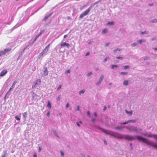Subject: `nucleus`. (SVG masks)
<instances>
[{
	"label": "nucleus",
	"mask_w": 157,
	"mask_h": 157,
	"mask_svg": "<svg viewBox=\"0 0 157 157\" xmlns=\"http://www.w3.org/2000/svg\"><path fill=\"white\" fill-rule=\"evenodd\" d=\"M114 136L117 139H124L128 140H133L137 139L139 141H142L148 145L152 146L154 148H157V144L155 145L153 142H151L146 138H144L140 136H133L129 135H125L117 134Z\"/></svg>",
	"instance_id": "obj_1"
},
{
	"label": "nucleus",
	"mask_w": 157,
	"mask_h": 157,
	"mask_svg": "<svg viewBox=\"0 0 157 157\" xmlns=\"http://www.w3.org/2000/svg\"><path fill=\"white\" fill-rule=\"evenodd\" d=\"M126 128L131 132H135L137 133H140L142 130L141 128L133 126H128L126 127Z\"/></svg>",
	"instance_id": "obj_2"
},
{
	"label": "nucleus",
	"mask_w": 157,
	"mask_h": 157,
	"mask_svg": "<svg viewBox=\"0 0 157 157\" xmlns=\"http://www.w3.org/2000/svg\"><path fill=\"white\" fill-rule=\"evenodd\" d=\"M97 2L94 3L93 5L90 6L89 8L85 11L84 12L81 13L79 16V17L80 18H83L84 16H86L89 12L91 9L93 7L96 3Z\"/></svg>",
	"instance_id": "obj_3"
},
{
	"label": "nucleus",
	"mask_w": 157,
	"mask_h": 157,
	"mask_svg": "<svg viewBox=\"0 0 157 157\" xmlns=\"http://www.w3.org/2000/svg\"><path fill=\"white\" fill-rule=\"evenodd\" d=\"M48 50H43V51L40 52L38 56V58H40L41 57L45 56L48 52Z\"/></svg>",
	"instance_id": "obj_4"
},
{
	"label": "nucleus",
	"mask_w": 157,
	"mask_h": 157,
	"mask_svg": "<svg viewBox=\"0 0 157 157\" xmlns=\"http://www.w3.org/2000/svg\"><path fill=\"white\" fill-rule=\"evenodd\" d=\"M104 78V75H101L99 79V81L96 83V85L97 86H98L99 85L101 82L102 81Z\"/></svg>",
	"instance_id": "obj_5"
},
{
	"label": "nucleus",
	"mask_w": 157,
	"mask_h": 157,
	"mask_svg": "<svg viewBox=\"0 0 157 157\" xmlns=\"http://www.w3.org/2000/svg\"><path fill=\"white\" fill-rule=\"evenodd\" d=\"M60 45L61 46H63L66 48H69L70 45L69 44L65 42H62L61 43Z\"/></svg>",
	"instance_id": "obj_6"
},
{
	"label": "nucleus",
	"mask_w": 157,
	"mask_h": 157,
	"mask_svg": "<svg viewBox=\"0 0 157 157\" xmlns=\"http://www.w3.org/2000/svg\"><path fill=\"white\" fill-rule=\"evenodd\" d=\"M7 71L6 70H2L0 73V76L1 77L5 76L6 74L7 73Z\"/></svg>",
	"instance_id": "obj_7"
},
{
	"label": "nucleus",
	"mask_w": 157,
	"mask_h": 157,
	"mask_svg": "<svg viewBox=\"0 0 157 157\" xmlns=\"http://www.w3.org/2000/svg\"><path fill=\"white\" fill-rule=\"evenodd\" d=\"M10 50H4V51H0V56L5 54L6 52L10 51Z\"/></svg>",
	"instance_id": "obj_8"
},
{
	"label": "nucleus",
	"mask_w": 157,
	"mask_h": 157,
	"mask_svg": "<svg viewBox=\"0 0 157 157\" xmlns=\"http://www.w3.org/2000/svg\"><path fill=\"white\" fill-rule=\"evenodd\" d=\"M17 80H15L14 81V82L13 84L10 87V89H9V90H8V93L10 92L11 90L15 87V84L16 83H17Z\"/></svg>",
	"instance_id": "obj_9"
},
{
	"label": "nucleus",
	"mask_w": 157,
	"mask_h": 157,
	"mask_svg": "<svg viewBox=\"0 0 157 157\" xmlns=\"http://www.w3.org/2000/svg\"><path fill=\"white\" fill-rule=\"evenodd\" d=\"M146 40L144 39H142L141 40H138L137 42L138 43V44H141L143 43H145L146 42Z\"/></svg>",
	"instance_id": "obj_10"
},
{
	"label": "nucleus",
	"mask_w": 157,
	"mask_h": 157,
	"mask_svg": "<svg viewBox=\"0 0 157 157\" xmlns=\"http://www.w3.org/2000/svg\"><path fill=\"white\" fill-rule=\"evenodd\" d=\"M125 112L128 115L131 116L132 114V110L130 111H128L127 110H125Z\"/></svg>",
	"instance_id": "obj_11"
},
{
	"label": "nucleus",
	"mask_w": 157,
	"mask_h": 157,
	"mask_svg": "<svg viewBox=\"0 0 157 157\" xmlns=\"http://www.w3.org/2000/svg\"><path fill=\"white\" fill-rule=\"evenodd\" d=\"M114 24V22L113 21H109L106 24L107 25L111 26Z\"/></svg>",
	"instance_id": "obj_12"
},
{
	"label": "nucleus",
	"mask_w": 157,
	"mask_h": 157,
	"mask_svg": "<svg viewBox=\"0 0 157 157\" xmlns=\"http://www.w3.org/2000/svg\"><path fill=\"white\" fill-rule=\"evenodd\" d=\"M108 29L107 28H105L102 30L101 32V34H105L106 33L108 32Z\"/></svg>",
	"instance_id": "obj_13"
},
{
	"label": "nucleus",
	"mask_w": 157,
	"mask_h": 157,
	"mask_svg": "<svg viewBox=\"0 0 157 157\" xmlns=\"http://www.w3.org/2000/svg\"><path fill=\"white\" fill-rule=\"evenodd\" d=\"M41 82V80L40 79H37L36 80L35 82L34 83L36 85L40 84Z\"/></svg>",
	"instance_id": "obj_14"
},
{
	"label": "nucleus",
	"mask_w": 157,
	"mask_h": 157,
	"mask_svg": "<svg viewBox=\"0 0 157 157\" xmlns=\"http://www.w3.org/2000/svg\"><path fill=\"white\" fill-rule=\"evenodd\" d=\"M138 44L137 42L131 44V46L132 47H133L137 46L138 45Z\"/></svg>",
	"instance_id": "obj_15"
},
{
	"label": "nucleus",
	"mask_w": 157,
	"mask_h": 157,
	"mask_svg": "<svg viewBox=\"0 0 157 157\" xmlns=\"http://www.w3.org/2000/svg\"><path fill=\"white\" fill-rule=\"evenodd\" d=\"M44 74L45 76H46L48 75V72L47 71V68H45L44 69Z\"/></svg>",
	"instance_id": "obj_16"
},
{
	"label": "nucleus",
	"mask_w": 157,
	"mask_h": 157,
	"mask_svg": "<svg viewBox=\"0 0 157 157\" xmlns=\"http://www.w3.org/2000/svg\"><path fill=\"white\" fill-rule=\"evenodd\" d=\"M128 84V82L127 80H124L123 82V85L124 86H127Z\"/></svg>",
	"instance_id": "obj_17"
},
{
	"label": "nucleus",
	"mask_w": 157,
	"mask_h": 157,
	"mask_svg": "<svg viewBox=\"0 0 157 157\" xmlns=\"http://www.w3.org/2000/svg\"><path fill=\"white\" fill-rule=\"evenodd\" d=\"M23 117L25 118H26L27 117V112H25L23 113H22Z\"/></svg>",
	"instance_id": "obj_18"
},
{
	"label": "nucleus",
	"mask_w": 157,
	"mask_h": 157,
	"mask_svg": "<svg viewBox=\"0 0 157 157\" xmlns=\"http://www.w3.org/2000/svg\"><path fill=\"white\" fill-rule=\"evenodd\" d=\"M85 92V90L84 89L82 90L79 91L78 94L79 95H81L82 94H83Z\"/></svg>",
	"instance_id": "obj_19"
},
{
	"label": "nucleus",
	"mask_w": 157,
	"mask_h": 157,
	"mask_svg": "<svg viewBox=\"0 0 157 157\" xmlns=\"http://www.w3.org/2000/svg\"><path fill=\"white\" fill-rule=\"evenodd\" d=\"M47 106L49 108V109H50L51 107V103L50 101H48V104Z\"/></svg>",
	"instance_id": "obj_20"
},
{
	"label": "nucleus",
	"mask_w": 157,
	"mask_h": 157,
	"mask_svg": "<svg viewBox=\"0 0 157 157\" xmlns=\"http://www.w3.org/2000/svg\"><path fill=\"white\" fill-rule=\"evenodd\" d=\"M140 33L142 35H144L147 34L148 33V32L146 31H144L143 32L141 31L140 32Z\"/></svg>",
	"instance_id": "obj_21"
},
{
	"label": "nucleus",
	"mask_w": 157,
	"mask_h": 157,
	"mask_svg": "<svg viewBox=\"0 0 157 157\" xmlns=\"http://www.w3.org/2000/svg\"><path fill=\"white\" fill-rule=\"evenodd\" d=\"M128 123H129L130 122H132L133 123H134L136 122V121L135 120H129L128 121Z\"/></svg>",
	"instance_id": "obj_22"
},
{
	"label": "nucleus",
	"mask_w": 157,
	"mask_h": 157,
	"mask_svg": "<svg viewBox=\"0 0 157 157\" xmlns=\"http://www.w3.org/2000/svg\"><path fill=\"white\" fill-rule=\"evenodd\" d=\"M24 50H23L21 52L19 53V56L18 57V58L17 59H18L21 57V55H22V53L24 52Z\"/></svg>",
	"instance_id": "obj_23"
},
{
	"label": "nucleus",
	"mask_w": 157,
	"mask_h": 157,
	"mask_svg": "<svg viewBox=\"0 0 157 157\" xmlns=\"http://www.w3.org/2000/svg\"><path fill=\"white\" fill-rule=\"evenodd\" d=\"M60 99H61V95H59L58 96L57 98H56V100L58 101H59L60 100Z\"/></svg>",
	"instance_id": "obj_24"
},
{
	"label": "nucleus",
	"mask_w": 157,
	"mask_h": 157,
	"mask_svg": "<svg viewBox=\"0 0 157 157\" xmlns=\"http://www.w3.org/2000/svg\"><path fill=\"white\" fill-rule=\"evenodd\" d=\"M51 15V13H50L49 14H47V15L45 17V18H44L45 19H47Z\"/></svg>",
	"instance_id": "obj_25"
},
{
	"label": "nucleus",
	"mask_w": 157,
	"mask_h": 157,
	"mask_svg": "<svg viewBox=\"0 0 157 157\" xmlns=\"http://www.w3.org/2000/svg\"><path fill=\"white\" fill-rule=\"evenodd\" d=\"M92 72H89L86 75V76L87 77H89L91 75H92Z\"/></svg>",
	"instance_id": "obj_26"
},
{
	"label": "nucleus",
	"mask_w": 157,
	"mask_h": 157,
	"mask_svg": "<svg viewBox=\"0 0 157 157\" xmlns=\"http://www.w3.org/2000/svg\"><path fill=\"white\" fill-rule=\"evenodd\" d=\"M109 59V57H106L103 60V62H105L107 60Z\"/></svg>",
	"instance_id": "obj_27"
},
{
	"label": "nucleus",
	"mask_w": 157,
	"mask_h": 157,
	"mask_svg": "<svg viewBox=\"0 0 157 157\" xmlns=\"http://www.w3.org/2000/svg\"><path fill=\"white\" fill-rule=\"evenodd\" d=\"M128 121H127L123 122L122 123H119L121 124H128Z\"/></svg>",
	"instance_id": "obj_28"
},
{
	"label": "nucleus",
	"mask_w": 157,
	"mask_h": 157,
	"mask_svg": "<svg viewBox=\"0 0 157 157\" xmlns=\"http://www.w3.org/2000/svg\"><path fill=\"white\" fill-rule=\"evenodd\" d=\"M53 132L54 134L56 136H58L56 132V131L55 130H53Z\"/></svg>",
	"instance_id": "obj_29"
},
{
	"label": "nucleus",
	"mask_w": 157,
	"mask_h": 157,
	"mask_svg": "<svg viewBox=\"0 0 157 157\" xmlns=\"http://www.w3.org/2000/svg\"><path fill=\"white\" fill-rule=\"evenodd\" d=\"M60 153L61 155V156L63 157L64 155V152H63V151H60Z\"/></svg>",
	"instance_id": "obj_30"
},
{
	"label": "nucleus",
	"mask_w": 157,
	"mask_h": 157,
	"mask_svg": "<svg viewBox=\"0 0 157 157\" xmlns=\"http://www.w3.org/2000/svg\"><path fill=\"white\" fill-rule=\"evenodd\" d=\"M114 67H118V66L117 65H112V67H111L112 68V69H114Z\"/></svg>",
	"instance_id": "obj_31"
},
{
	"label": "nucleus",
	"mask_w": 157,
	"mask_h": 157,
	"mask_svg": "<svg viewBox=\"0 0 157 157\" xmlns=\"http://www.w3.org/2000/svg\"><path fill=\"white\" fill-rule=\"evenodd\" d=\"M71 72V71L70 70H68L67 71H66L65 72V73L66 74H67L68 73H70Z\"/></svg>",
	"instance_id": "obj_32"
},
{
	"label": "nucleus",
	"mask_w": 157,
	"mask_h": 157,
	"mask_svg": "<svg viewBox=\"0 0 157 157\" xmlns=\"http://www.w3.org/2000/svg\"><path fill=\"white\" fill-rule=\"evenodd\" d=\"M39 37V35H37L36 36V37L35 38V39H34V41H33V43Z\"/></svg>",
	"instance_id": "obj_33"
},
{
	"label": "nucleus",
	"mask_w": 157,
	"mask_h": 157,
	"mask_svg": "<svg viewBox=\"0 0 157 157\" xmlns=\"http://www.w3.org/2000/svg\"><path fill=\"white\" fill-rule=\"evenodd\" d=\"M120 75H127V73L126 72H121L120 73Z\"/></svg>",
	"instance_id": "obj_34"
},
{
	"label": "nucleus",
	"mask_w": 157,
	"mask_h": 157,
	"mask_svg": "<svg viewBox=\"0 0 157 157\" xmlns=\"http://www.w3.org/2000/svg\"><path fill=\"white\" fill-rule=\"evenodd\" d=\"M37 95L36 94V93H33L32 94L33 98V99L34 98L35 96H36Z\"/></svg>",
	"instance_id": "obj_35"
},
{
	"label": "nucleus",
	"mask_w": 157,
	"mask_h": 157,
	"mask_svg": "<svg viewBox=\"0 0 157 157\" xmlns=\"http://www.w3.org/2000/svg\"><path fill=\"white\" fill-rule=\"evenodd\" d=\"M15 119L17 121L20 120V118L17 117V116H16L15 117Z\"/></svg>",
	"instance_id": "obj_36"
},
{
	"label": "nucleus",
	"mask_w": 157,
	"mask_h": 157,
	"mask_svg": "<svg viewBox=\"0 0 157 157\" xmlns=\"http://www.w3.org/2000/svg\"><path fill=\"white\" fill-rule=\"evenodd\" d=\"M61 87V85H59L58 87L57 88V91L59 90Z\"/></svg>",
	"instance_id": "obj_37"
},
{
	"label": "nucleus",
	"mask_w": 157,
	"mask_h": 157,
	"mask_svg": "<svg viewBox=\"0 0 157 157\" xmlns=\"http://www.w3.org/2000/svg\"><path fill=\"white\" fill-rule=\"evenodd\" d=\"M124 69H126L129 68V66H125L124 67Z\"/></svg>",
	"instance_id": "obj_38"
},
{
	"label": "nucleus",
	"mask_w": 157,
	"mask_h": 157,
	"mask_svg": "<svg viewBox=\"0 0 157 157\" xmlns=\"http://www.w3.org/2000/svg\"><path fill=\"white\" fill-rule=\"evenodd\" d=\"M4 155H5L7 154V151L6 150H4L3 152Z\"/></svg>",
	"instance_id": "obj_39"
},
{
	"label": "nucleus",
	"mask_w": 157,
	"mask_h": 157,
	"mask_svg": "<svg viewBox=\"0 0 157 157\" xmlns=\"http://www.w3.org/2000/svg\"><path fill=\"white\" fill-rule=\"evenodd\" d=\"M115 128L116 129L120 130L121 129V128L119 127H117Z\"/></svg>",
	"instance_id": "obj_40"
},
{
	"label": "nucleus",
	"mask_w": 157,
	"mask_h": 157,
	"mask_svg": "<svg viewBox=\"0 0 157 157\" xmlns=\"http://www.w3.org/2000/svg\"><path fill=\"white\" fill-rule=\"evenodd\" d=\"M46 115H47V116L48 117H49L50 116V112L49 111H48L47 113V114H46Z\"/></svg>",
	"instance_id": "obj_41"
},
{
	"label": "nucleus",
	"mask_w": 157,
	"mask_h": 157,
	"mask_svg": "<svg viewBox=\"0 0 157 157\" xmlns=\"http://www.w3.org/2000/svg\"><path fill=\"white\" fill-rule=\"evenodd\" d=\"M155 40H156V38H151L150 39V40L151 41H153Z\"/></svg>",
	"instance_id": "obj_42"
},
{
	"label": "nucleus",
	"mask_w": 157,
	"mask_h": 157,
	"mask_svg": "<svg viewBox=\"0 0 157 157\" xmlns=\"http://www.w3.org/2000/svg\"><path fill=\"white\" fill-rule=\"evenodd\" d=\"M129 145H130V146L131 147V149H133V147H132V143H130L129 144Z\"/></svg>",
	"instance_id": "obj_43"
},
{
	"label": "nucleus",
	"mask_w": 157,
	"mask_h": 157,
	"mask_svg": "<svg viewBox=\"0 0 157 157\" xmlns=\"http://www.w3.org/2000/svg\"><path fill=\"white\" fill-rule=\"evenodd\" d=\"M116 58L117 59H122L123 58L122 57H120V56H117L116 57Z\"/></svg>",
	"instance_id": "obj_44"
},
{
	"label": "nucleus",
	"mask_w": 157,
	"mask_h": 157,
	"mask_svg": "<svg viewBox=\"0 0 157 157\" xmlns=\"http://www.w3.org/2000/svg\"><path fill=\"white\" fill-rule=\"evenodd\" d=\"M69 103H67L66 105V108H68L69 107Z\"/></svg>",
	"instance_id": "obj_45"
},
{
	"label": "nucleus",
	"mask_w": 157,
	"mask_h": 157,
	"mask_svg": "<svg viewBox=\"0 0 157 157\" xmlns=\"http://www.w3.org/2000/svg\"><path fill=\"white\" fill-rule=\"evenodd\" d=\"M87 115L88 116L90 117V111H88L87 112Z\"/></svg>",
	"instance_id": "obj_46"
},
{
	"label": "nucleus",
	"mask_w": 157,
	"mask_h": 157,
	"mask_svg": "<svg viewBox=\"0 0 157 157\" xmlns=\"http://www.w3.org/2000/svg\"><path fill=\"white\" fill-rule=\"evenodd\" d=\"M36 85L35 83L33 84L32 86V88H34L36 86Z\"/></svg>",
	"instance_id": "obj_47"
},
{
	"label": "nucleus",
	"mask_w": 157,
	"mask_h": 157,
	"mask_svg": "<svg viewBox=\"0 0 157 157\" xmlns=\"http://www.w3.org/2000/svg\"><path fill=\"white\" fill-rule=\"evenodd\" d=\"M110 44V43L109 42H108V43L105 44V45L106 46H108Z\"/></svg>",
	"instance_id": "obj_48"
},
{
	"label": "nucleus",
	"mask_w": 157,
	"mask_h": 157,
	"mask_svg": "<svg viewBox=\"0 0 157 157\" xmlns=\"http://www.w3.org/2000/svg\"><path fill=\"white\" fill-rule=\"evenodd\" d=\"M107 108L106 106H105L104 107V108L103 109V110L104 111H105L106 109Z\"/></svg>",
	"instance_id": "obj_49"
},
{
	"label": "nucleus",
	"mask_w": 157,
	"mask_h": 157,
	"mask_svg": "<svg viewBox=\"0 0 157 157\" xmlns=\"http://www.w3.org/2000/svg\"><path fill=\"white\" fill-rule=\"evenodd\" d=\"M148 58H148V57H145L144 58V60H147V59H148Z\"/></svg>",
	"instance_id": "obj_50"
},
{
	"label": "nucleus",
	"mask_w": 157,
	"mask_h": 157,
	"mask_svg": "<svg viewBox=\"0 0 157 157\" xmlns=\"http://www.w3.org/2000/svg\"><path fill=\"white\" fill-rule=\"evenodd\" d=\"M80 155L81 157H85V155L82 154H81Z\"/></svg>",
	"instance_id": "obj_51"
},
{
	"label": "nucleus",
	"mask_w": 157,
	"mask_h": 157,
	"mask_svg": "<svg viewBox=\"0 0 157 157\" xmlns=\"http://www.w3.org/2000/svg\"><path fill=\"white\" fill-rule=\"evenodd\" d=\"M94 115L95 117H96L97 116V114L96 112H95L94 113Z\"/></svg>",
	"instance_id": "obj_52"
},
{
	"label": "nucleus",
	"mask_w": 157,
	"mask_h": 157,
	"mask_svg": "<svg viewBox=\"0 0 157 157\" xmlns=\"http://www.w3.org/2000/svg\"><path fill=\"white\" fill-rule=\"evenodd\" d=\"M77 110H78V111H79V105H78L77 106Z\"/></svg>",
	"instance_id": "obj_53"
},
{
	"label": "nucleus",
	"mask_w": 157,
	"mask_h": 157,
	"mask_svg": "<svg viewBox=\"0 0 157 157\" xmlns=\"http://www.w3.org/2000/svg\"><path fill=\"white\" fill-rule=\"evenodd\" d=\"M41 150V148L40 147L38 149V151L40 152Z\"/></svg>",
	"instance_id": "obj_54"
},
{
	"label": "nucleus",
	"mask_w": 157,
	"mask_h": 157,
	"mask_svg": "<svg viewBox=\"0 0 157 157\" xmlns=\"http://www.w3.org/2000/svg\"><path fill=\"white\" fill-rule=\"evenodd\" d=\"M153 22H157V19H155L153 20Z\"/></svg>",
	"instance_id": "obj_55"
},
{
	"label": "nucleus",
	"mask_w": 157,
	"mask_h": 157,
	"mask_svg": "<svg viewBox=\"0 0 157 157\" xmlns=\"http://www.w3.org/2000/svg\"><path fill=\"white\" fill-rule=\"evenodd\" d=\"M95 121V119L94 118H93L92 119V121L93 122H94Z\"/></svg>",
	"instance_id": "obj_56"
},
{
	"label": "nucleus",
	"mask_w": 157,
	"mask_h": 157,
	"mask_svg": "<svg viewBox=\"0 0 157 157\" xmlns=\"http://www.w3.org/2000/svg\"><path fill=\"white\" fill-rule=\"evenodd\" d=\"M50 45V44H49L45 48V49H46L47 48H49V46Z\"/></svg>",
	"instance_id": "obj_57"
},
{
	"label": "nucleus",
	"mask_w": 157,
	"mask_h": 157,
	"mask_svg": "<svg viewBox=\"0 0 157 157\" xmlns=\"http://www.w3.org/2000/svg\"><path fill=\"white\" fill-rule=\"evenodd\" d=\"M118 62H119V61L118 60H116L114 61V63H116Z\"/></svg>",
	"instance_id": "obj_58"
},
{
	"label": "nucleus",
	"mask_w": 157,
	"mask_h": 157,
	"mask_svg": "<svg viewBox=\"0 0 157 157\" xmlns=\"http://www.w3.org/2000/svg\"><path fill=\"white\" fill-rule=\"evenodd\" d=\"M43 33V32H40L38 35H39V36L41 35V34H42Z\"/></svg>",
	"instance_id": "obj_59"
},
{
	"label": "nucleus",
	"mask_w": 157,
	"mask_h": 157,
	"mask_svg": "<svg viewBox=\"0 0 157 157\" xmlns=\"http://www.w3.org/2000/svg\"><path fill=\"white\" fill-rule=\"evenodd\" d=\"M90 54V53L89 52H87L86 54V56H87L88 55H89Z\"/></svg>",
	"instance_id": "obj_60"
},
{
	"label": "nucleus",
	"mask_w": 157,
	"mask_h": 157,
	"mask_svg": "<svg viewBox=\"0 0 157 157\" xmlns=\"http://www.w3.org/2000/svg\"><path fill=\"white\" fill-rule=\"evenodd\" d=\"M67 36V35H65L64 36V38L65 39L66 38Z\"/></svg>",
	"instance_id": "obj_61"
},
{
	"label": "nucleus",
	"mask_w": 157,
	"mask_h": 157,
	"mask_svg": "<svg viewBox=\"0 0 157 157\" xmlns=\"http://www.w3.org/2000/svg\"><path fill=\"white\" fill-rule=\"evenodd\" d=\"M104 144H106V145L107 144V142H106V141L104 140Z\"/></svg>",
	"instance_id": "obj_62"
},
{
	"label": "nucleus",
	"mask_w": 157,
	"mask_h": 157,
	"mask_svg": "<svg viewBox=\"0 0 157 157\" xmlns=\"http://www.w3.org/2000/svg\"><path fill=\"white\" fill-rule=\"evenodd\" d=\"M33 157H37V155L36 153H35L33 155Z\"/></svg>",
	"instance_id": "obj_63"
},
{
	"label": "nucleus",
	"mask_w": 157,
	"mask_h": 157,
	"mask_svg": "<svg viewBox=\"0 0 157 157\" xmlns=\"http://www.w3.org/2000/svg\"><path fill=\"white\" fill-rule=\"evenodd\" d=\"M76 124L78 126V127H79L80 126V124L78 122H77Z\"/></svg>",
	"instance_id": "obj_64"
}]
</instances>
